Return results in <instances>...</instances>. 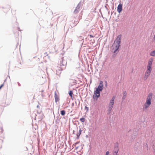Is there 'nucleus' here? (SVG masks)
Instances as JSON below:
<instances>
[{
	"label": "nucleus",
	"instance_id": "obj_15",
	"mask_svg": "<svg viewBox=\"0 0 155 155\" xmlns=\"http://www.w3.org/2000/svg\"><path fill=\"white\" fill-rule=\"evenodd\" d=\"M79 8L77 7L74 11V12L75 13H78L79 11Z\"/></svg>",
	"mask_w": 155,
	"mask_h": 155
},
{
	"label": "nucleus",
	"instance_id": "obj_5",
	"mask_svg": "<svg viewBox=\"0 0 155 155\" xmlns=\"http://www.w3.org/2000/svg\"><path fill=\"white\" fill-rule=\"evenodd\" d=\"M103 88V82L102 81L100 82L99 84L98 87L96 88V91H97L100 92L101 91Z\"/></svg>",
	"mask_w": 155,
	"mask_h": 155
},
{
	"label": "nucleus",
	"instance_id": "obj_12",
	"mask_svg": "<svg viewBox=\"0 0 155 155\" xmlns=\"http://www.w3.org/2000/svg\"><path fill=\"white\" fill-rule=\"evenodd\" d=\"M153 61V59H150L149 61L148 66L151 67V66L152 65Z\"/></svg>",
	"mask_w": 155,
	"mask_h": 155
},
{
	"label": "nucleus",
	"instance_id": "obj_21",
	"mask_svg": "<svg viewBox=\"0 0 155 155\" xmlns=\"http://www.w3.org/2000/svg\"><path fill=\"white\" fill-rule=\"evenodd\" d=\"M48 55V54H47V53L46 52H45V53H44V56H47Z\"/></svg>",
	"mask_w": 155,
	"mask_h": 155
},
{
	"label": "nucleus",
	"instance_id": "obj_16",
	"mask_svg": "<svg viewBox=\"0 0 155 155\" xmlns=\"http://www.w3.org/2000/svg\"><path fill=\"white\" fill-rule=\"evenodd\" d=\"M147 71H151L152 69H151V66H147Z\"/></svg>",
	"mask_w": 155,
	"mask_h": 155
},
{
	"label": "nucleus",
	"instance_id": "obj_26",
	"mask_svg": "<svg viewBox=\"0 0 155 155\" xmlns=\"http://www.w3.org/2000/svg\"><path fill=\"white\" fill-rule=\"evenodd\" d=\"M154 38H155V35H154Z\"/></svg>",
	"mask_w": 155,
	"mask_h": 155
},
{
	"label": "nucleus",
	"instance_id": "obj_1",
	"mask_svg": "<svg viewBox=\"0 0 155 155\" xmlns=\"http://www.w3.org/2000/svg\"><path fill=\"white\" fill-rule=\"evenodd\" d=\"M121 35H119L117 37L115 41L114 44L112 45V50L114 51V53L117 54L119 51V48L120 46V43L121 42Z\"/></svg>",
	"mask_w": 155,
	"mask_h": 155
},
{
	"label": "nucleus",
	"instance_id": "obj_4",
	"mask_svg": "<svg viewBox=\"0 0 155 155\" xmlns=\"http://www.w3.org/2000/svg\"><path fill=\"white\" fill-rule=\"evenodd\" d=\"M100 92L95 91H94V95L93 96V98L94 100H97L98 98L100 96Z\"/></svg>",
	"mask_w": 155,
	"mask_h": 155
},
{
	"label": "nucleus",
	"instance_id": "obj_6",
	"mask_svg": "<svg viewBox=\"0 0 155 155\" xmlns=\"http://www.w3.org/2000/svg\"><path fill=\"white\" fill-rule=\"evenodd\" d=\"M151 72L150 71H146L145 74V76L143 77V79L144 80H146L147 79L150 74Z\"/></svg>",
	"mask_w": 155,
	"mask_h": 155
},
{
	"label": "nucleus",
	"instance_id": "obj_7",
	"mask_svg": "<svg viewBox=\"0 0 155 155\" xmlns=\"http://www.w3.org/2000/svg\"><path fill=\"white\" fill-rule=\"evenodd\" d=\"M57 70L59 71L63 70V60L61 61V63L60 64L58 65L57 67Z\"/></svg>",
	"mask_w": 155,
	"mask_h": 155
},
{
	"label": "nucleus",
	"instance_id": "obj_24",
	"mask_svg": "<svg viewBox=\"0 0 155 155\" xmlns=\"http://www.w3.org/2000/svg\"><path fill=\"white\" fill-rule=\"evenodd\" d=\"M80 143V141L76 142V143H74V144L76 145V144H78V143Z\"/></svg>",
	"mask_w": 155,
	"mask_h": 155
},
{
	"label": "nucleus",
	"instance_id": "obj_20",
	"mask_svg": "<svg viewBox=\"0 0 155 155\" xmlns=\"http://www.w3.org/2000/svg\"><path fill=\"white\" fill-rule=\"evenodd\" d=\"M105 155H110L109 152L108 151H107Z\"/></svg>",
	"mask_w": 155,
	"mask_h": 155
},
{
	"label": "nucleus",
	"instance_id": "obj_22",
	"mask_svg": "<svg viewBox=\"0 0 155 155\" xmlns=\"http://www.w3.org/2000/svg\"><path fill=\"white\" fill-rule=\"evenodd\" d=\"M4 84H2L0 86V89L4 86Z\"/></svg>",
	"mask_w": 155,
	"mask_h": 155
},
{
	"label": "nucleus",
	"instance_id": "obj_13",
	"mask_svg": "<svg viewBox=\"0 0 155 155\" xmlns=\"http://www.w3.org/2000/svg\"><path fill=\"white\" fill-rule=\"evenodd\" d=\"M150 55L152 56H155V49L150 52Z\"/></svg>",
	"mask_w": 155,
	"mask_h": 155
},
{
	"label": "nucleus",
	"instance_id": "obj_18",
	"mask_svg": "<svg viewBox=\"0 0 155 155\" xmlns=\"http://www.w3.org/2000/svg\"><path fill=\"white\" fill-rule=\"evenodd\" d=\"M61 114L62 116H64L65 114V111L64 110H62L61 111Z\"/></svg>",
	"mask_w": 155,
	"mask_h": 155
},
{
	"label": "nucleus",
	"instance_id": "obj_8",
	"mask_svg": "<svg viewBox=\"0 0 155 155\" xmlns=\"http://www.w3.org/2000/svg\"><path fill=\"white\" fill-rule=\"evenodd\" d=\"M122 5L121 4H120L118 5L117 8V11L119 13H120L122 10Z\"/></svg>",
	"mask_w": 155,
	"mask_h": 155
},
{
	"label": "nucleus",
	"instance_id": "obj_10",
	"mask_svg": "<svg viewBox=\"0 0 155 155\" xmlns=\"http://www.w3.org/2000/svg\"><path fill=\"white\" fill-rule=\"evenodd\" d=\"M119 149L117 148L115 149V150L113 153V155H118L117 153H118Z\"/></svg>",
	"mask_w": 155,
	"mask_h": 155
},
{
	"label": "nucleus",
	"instance_id": "obj_2",
	"mask_svg": "<svg viewBox=\"0 0 155 155\" xmlns=\"http://www.w3.org/2000/svg\"><path fill=\"white\" fill-rule=\"evenodd\" d=\"M153 94L150 93L148 95L146 100V103L144 104L143 108L147 109L151 104V100L152 99Z\"/></svg>",
	"mask_w": 155,
	"mask_h": 155
},
{
	"label": "nucleus",
	"instance_id": "obj_3",
	"mask_svg": "<svg viewBox=\"0 0 155 155\" xmlns=\"http://www.w3.org/2000/svg\"><path fill=\"white\" fill-rule=\"evenodd\" d=\"M115 96H113L111 99L110 100V102L109 104V106L108 107V110L110 112L111 111L112 108L113 107V105L114 103V100H115Z\"/></svg>",
	"mask_w": 155,
	"mask_h": 155
},
{
	"label": "nucleus",
	"instance_id": "obj_23",
	"mask_svg": "<svg viewBox=\"0 0 155 155\" xmlns=\"http://www.w3.org/2000/svg\"><path fill=\"white\" fill-rule=\"evenodd\" d=\"M85 109H87V111L88 110V108L87 107L85 106Z\"/></svg>",
	"mask_w": 155,
	"mask_h": 155
},
{
	"label": "nucleus",
	"instance_id": "obj_14",
	"mask_svg": "<svg viewBox=\"0 0 155 155\" xmlns=\"http://www.w3.org/2000/svg\"><path fill=\"white\" fill-rule=\"evenodd\" d=\"M69 94L70 96L71 99H73L72 98V95L73 94V92L71 91H70L69 92Z\"/></svg>",
	"mask_w": 155,
	"mask_h": 155
},
{
	"label": "nucleus",
	"instance_id": "obj_25",
	"mask_svg": "<svg viewBox=\"0 0 155 155\" xmlns=\"http://www.w3.org/2000/svg\"><path fill=\"white\" fill-rule=\"evenodd\" d=\"M89 36L90 38H93L94 37V36L91 35H90Z\"/></svg>",
	"mask_w": 155,
	"mask_h": 155
},
{
	"label": "nucleus",
	"instance_id": "obj_17",
	"mask_svg": "<svg viewBox=\"0 0 155 155\" xmlns=\"http://www.w3.org/2000/svg\"><path fill=\"white\" fill-rule=\"evenodd\" d=\"M127 93L126 91L124 92H123V99H124L125 98V97L126 96Z\"/></svg>",
	"mask_w": 155,
	"mask_h": 155
},
{
	"label": "nucleus",
	"instance_id": "obj_11",
	"mask_svg": "<svg viewBox=\"0 0 155 155\" xmlns=\"http://www.w3.org/2000/svg\"><path fill=\"white\" fill-rule=\"evenodd\" d=\"M81 132H82V130H81V129H80L78 133L77 134V136L78 139H79V137L81 134Z\"/></svg>",
	"mask_w": 155,
	"mask_h": 155
},
{
	"label": "nucleus",
	"instance_id": "obj_9",
	"mask_svg": "<svg viewBox=\"0 0 155 155\" xmlns=\"http://www.w3.org/2000/svg\"><path fill=\"white\" fill-rule=\"evenodd\" d=\"M54 97L55 102L57 103L58 102H59V98L56 92L55 93Z\"/></svg>",
	"mask_w": 155,
	"mask_h": 155
},
{
	"label": "nucleus",
	"instance_id": "obj_19",
	"mask_svg": "<svg viewBox=\"0 0 155 155\" xmlns=\"http://www.w3.org/2000/svg\"><path fill=\"white\" fill-rule=\"evenodd\" d=\"M80 121L82 122H84L85 121V119L84 118H82L80 119Z\"/></svg>",
	"mask_w": 155,
	"mask_h": 155
}]
</instances>
